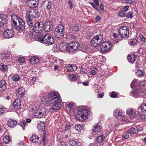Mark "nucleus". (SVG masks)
I'll return each instance as SVG.
<instances>
[{"label":"nucleus","mask_w":146,"mask_h":146,"mask_svg":"<svg viewBox=\"0 0 146 146\" xmlns=\"http://www.w3.org/2000/svg\"><path fill=\"white\" fill-rule=\"evenodd\" d=\"M43 104L46 106L53 104L50 110L55 111L59 109L61 106V100L59 94L57 92H52L45 97L41 98Z\"/></svg>","instance_id":"1"},{"label":"nucleus","mask_w":146,"mask_h":146,"mask_svg":"<svg viewBox=\"0 0 146 146\" xmlns=\"http://www.w3.org/2000/svg\"><path fill=\"white\" fill-rule=\"evenodd\" d=\"M35 38L36 40L40 41L47 46L52 45L54 43V39L49 34H46L42 37L39 35H36Z\"/></svg>","instance_id":"2"},{"label":"nucleus","mask_w":146,"mask_h":146,"mask_svg":"<svg viewBox=\"0 0 146 146\" xmlns=\"http://www.w3.org/2000/svg\"><path fill=\"white\" fill-rule=\"evenodd\" d=\"M34 111V115L35 118H44L46 115L45 109L42 107L36 108L34 106L33 108Z\"/></svg>","instance_id":"3"},{"label":"nucleus","mask_w":146,"mask_h":146,"mask_svg":"<svg viewBox=\"0 0 146 146\" xmlns=\"http://www.w3.org/2000/svg\"><path fill=\"white\" fill-rule=\"evenodd\" d=\"M88 114V111L86 110L84 106H80L78 109L77 112V116L78 119L81 118L80 120H83L86 119Z\"/></svg>","instance_id":"4"},{"label":"nucleus","mask_w":146,"mask_h":146,"mask_svg":"<svg viewBox=\"0 0 146 146\" xmlns=\"http://www.w3.org/2000/svg\"><path fill=\"white\" fill-rule=\"evenodd\" d=\"M114 115L118 119L123 122L126 121L127 118L125 117L123 111L121 109L117 108L113 111Z\"/></svg>","instance_id":"5"},{"label":"nucleus","mask_w":146,"mask_h":146,"mask_svg":"<svg viewBox=\"0 0 146 146\" xmlns=\"http://www.w3.org/2000/svg\"><path fill=\"white\" fill-rule=\"evenodd\" d=\"M103 40L102 37L101 35H97L94 36L90 41L91 45L94 47H98Z\"/></svg>","instance_id":"6"},{"label":"nucleus","mask_w":146,"mask_h":146,"mask_svg":"<svg viewBox=\"0 0 146 146\" xmlns=\"http://www.w3.org/2000/svg\"><path fill=\"white\" fill-rule=\"evenodd\" d=\"M79 46V44L77 42L73 41L69 43L68 44L67 52L70 53H75L78 50Z\"/></svg>","instance_id":"7"},{"label":"nucleus","mask_w":146,"mask_h":146,"mask_svg":"<svg viewBox=\"0 0 146 146\" xmlns=\"http://www.w3.org/2000/svg\"><path fill=\"white\" fill-rule=\"evenodd\" d=\"M112 44L109 41H106L102 43L100 45V50L102 52H105L108 51L111 48Z\"/></svg>","instance_id":"8"},{"label":"nucleus","mask_w":146,"mask_h":146,"mask_svg":"<svg viewBox=\"0 0 146 146\" xmlns=\"http://www.w3.org/2000/svg\"><path fill=\"white\" fill-rule=\"evenodd\" d=\"M119 35L122 38H127L129 35V31L127 28L124 26L121 27L118 30Z\"/></svg>","instance_id":"9"},{"label":"nucleus","mask_w":146,"mask_h":146,"mask_svg":"<svg viewBox=\"0 0 146 146\" xmlns=\"http://www.w3.org/2000/svg\"><path fill=\"white\" fill-rule=\"evenodd\" d=\"M64 27L63 25H59L58 28L56 29L54 32L56 37L58 38H61L64 36Z\"/></svg>","instance_id":"10"},{"label":"nucleus","mask_w":146,"mask_h":146,"mask_svg":"<svg viewBox=\"0 0 146 146\" xmlns=\"http://www.w3.org/2000/svg\"><path fill=\"white\" fill-rule=\"evenodd\" d=\"M26 15H29V17L31 18H38L39 17V12L36 9H31L28 11Z\"/></svg>","instance_id":"11"},{"label":"nucleus","mask_w":146,"mask_h":146,"mask_svg":"<svg viewBox=\"0 0 146 146\" xmlns=\"http://www.w3.org/2000/svg\"><path fill=\"white\" fill-rule=\"evenodd\" d=\"M42 22H37L34 24L33 29V31L36 33H41L43 31V25Z\"/></svg>","instance_id":"12"},{"label":"nucleus","mask_w":146,"mask_h":146,"mask_svg":"<svg viewBox=\"0 0 146 146\" xmlns=\"http://www.w3.org/2000/svg\"><path fill=\"white\" fill-rule=\"evenodd\" d=\"M14 32L11 29H6L3 33V36L5 38H10L13 37Z\"/></svg>","instance_id":"13"},{"label":"nucleus","mask_w":146,"mask_h":146,"mask_svg":"<svg viewBox=\"0 0 146 146\" xmlns=\"http://www.w3.org/2000/svg\"><path fill=\"white\" fill-rule=\"evenodd\" d=\"M26 5L29 7L35 8L38 4V0H26Z\"/></svg>","instance_id":"14"},{"label":"nucleus","mask_w":146,"mask_h":146,"mask_svg":"<svg viewBox=\"0 0 146 146\" xmlns=\"http://www.w3.org/2000/svg\"><path fill=\"white\" fill-rule=\"evenodd\" d=\"M53 28L52 23L49 21L45 22L44 26V29L45 31L50 32L52 31Z\"/></svg>","instance_id":"15"},{"label":"nucleus","mask_w":146,"mask_h":146,"mask_svg":"<svg viewBox=\"0 0 146 146\" xmlns=\"http://www.w3.org/2000/svg\"><path fill=\"white\" fill-rule=\"evenodd\" d=\"M19 22V25L16 28L17 30H21L25 29V23L23 19H18Z\"/></svg>","instance_id":"16"},{"label":"nucleus","mask_w":146,"mask_h":146,"mask_svg":"<svg viewBox=\"0 0 146 146\" xmlns=\"http://www.w3.org/2000/svg\"><path fill=\"white\" fill-rule=\"evenodd\" d=\"M68 48V44L65 42H62L60 43L59 45V48L61 51L64 52L66 51H67Z\"/></svg>","instance_id":"17"},{"label":"nucleus","mask_w":146,"mask_h":146,"mask_svg":"<svg viewBox=\"0 0 146 146\" xmlns=\"http://www.w3.org/2000/svg\"><path fill=\"white\" fill-rule=\"evenodd\" d=\"M8 16L5 15H2L0 16V25L6 24L8 20Z\"/></svg>","instance_id":"18"},{"label":"nucleus","mask_w":146,"mask_h":146,"mask_svg":"<svg viewBox=\"0 0 146 146\" xmlns=\"http://www.w3.org/2000/svg\"><path fill=\"white\" fill-rule=\"evenodd\" d=\"M131 93L133 96L135 98L137 97L139 95L141 96H144L143 92L139 90H133L131 92Z\"/></svg>","instance_id":"19"},{"label":"nucleus","mask_w":146,"mask_h":146,"mask_svg":"<svg viewBox=\"0 0 146 146\" xmlns=\"http://www.w3.org/2000/svg\"><path fill=\"white\" fill-rule=\"evenodd\" d=\"M78 24L75 22H70L69 24V29L74 31H77L78 29Z\"/></svg>","instance_id":"20"},{"label":"nucleus","mask_w":146,"mask_h":146,"mask_svg":"<svg viewBox=\"0 0 146 146\" xmlns=\"http://www.w3.org/2000/svg\"><path fill=\"white\" fill-rule=\"evenodd\" d=\"M126 113L128 114L131 118H133L135 117L136 115V111L133 109L129 108L127 111Z\"/></svg>","instance_id":"21"},{"label":"nucleus","mask_w":146,"mask_h":146,"mask_svg":"<svg viewBox=\"0 0 146 146\" xmlns=\"http://www.w3.org/2000/svg\"><path fill=\"white\" fill-rule=\"evenodd\" d=\"M21 104L20 99H17L15 100L13 104V108L17 109L19 108Z\"/></svg>","instance_id":"22"},{"label":"nucleus","mask_w":146,"mask_h":146,"mask_svg":"<svg viewBox=\"0 0 146 146\" xmlns=\"http://www.w3.org/2000/svg\"><path fill=\"white\" fill-rule=\"evenodd\" d=\"M17 122L16 120L10 119L7 122V125L10 127H14L17 125Z\"/></svg>","instance_id":"23"},{"label":"nucleus","mask_w":146,"mask_h":146,"mask_svg":"<svg viewBox=\"0 0 146 146\" xmlns=\"http://www.w3.org/2000/svg\"><path fill=\"white\" fill-rule=\"evenodd\" d=\"M7 85L5 80H3L0 81V91L5 90L6 88Z\"/></svg>","instance_id":"24"},{"label":"nucleus","mask_w":146,"mask_h":146,"mask_svg":"<svg viewBox=\"0 0 146 146\" xmlns=\"http://www.w3.org/2000/svg\"><path fill=\"white\" fill-rule=\"evenodd\" d=\"M101 129L100 125L97 124L93 126L92 130L95 133H97L100 132Z\"/></svg>","instance_id":"25"},{"label":"nucleus","mask_w":146,"mask_h":146,"mask_svg":"<svg viewBox=\"0 0 146 146\" xmlns=\"http://www.w3.org/2000/svg\"><path fill=\"white\" fill-rule=\"evenodd\" d=\"M30 61L31 64H35L39 62V59L38 57L34 56L30 58Z\"/></svg>","instance_id":"26"},{"label":"nucleus","mask_w":146,"mask_h":146,"mask_svg":"<svg viewBox=\"0 0 146 146\" xmlns=\"http://www.w3.org/2000/svg\"><path fill=\"white\" fill-rule=\"evenodd\" d=\"M36 78L35 77L30 78L27 79L25 81L26 84L28 85H31L36 81Z\"/></svg>","instance_id":"27"},{"label":"nucleus","mask_w":146,"mask_h":146,"mask_svg":"<svg viewBox=\"0 0 146 146\" xmlns=\"http://www.w3.org/2000/svg\"><path fill=\"white\" fill-rule=\"evenodd\" d=\"M45 125L44 123L42 122L38 123L37 125L38 129L40 131H44L45 129Z\"/></svg>","instance_id":"28"},{"label":"nucleus","mask_w":146,"mask_h":146,"mask_svg":"<svg viewBox=\"0 0 146 146\" xmlns=\"http://www.w3.org/2000/svg\"><path fill=\"white\" fill-rule=\"evenodd\" d=\"M17 92L21 97H22L25 94V89L23 87H21L17 89Z\"/></svg>","instance_id":"29"},{"label":"nucleus","mask_w":146,"mask_h":146,"mask_svg":"<svg viewBox=\"0 0 146 146\" xmlns=\"http://www.w3.org/2000/svg\"><path fill=\"white\" fill-rule=\"evenodd\" d=\"M127 59L129 62L133 63L135 60V56L134 54L128 55L127 57Z\"/></svg>","instance_id":"30"},{"label":"nucleus","mask_w":146,"mask_h":146,"mask_svg":"<svg viewBox=\"0 0 146 146\" xmlns=\"http://www.w3.org/2000/svg\"><path fill=\"white\" fill-rule=\"evenodd\" d=\"M10 55L9 52L4 53L2 54L1 56V58L3 60H9L10 58Z\"/></svg>","instance_id":"31"},{"label":"nucleus","mask_w":146,"mask_h":146,"mask_svg":"<svg viewBox=\"0 0 146 146\" xmlns=\"http://www.w3.org/2000/svg\"><path fill=\"white\" fill-rule=\"evenodd\" d=\"M76 66L74 65L72 66L70 64H68L66 65L65 68L66 70L69 71H74L76 68Z\"/></svg>","instance_id":"32"},{"label":"nucleus","mask_w":146,"mask_h":146,"mask_svg":"<svg viewBox=\"0 0 146 146\" xmlns=\"http://www.w3.org/2000/svg\"><path fill=\"white\" fill-rule=\"evenodd\" d=\"M39 138V137L38 135H33L31 137L30 141L33 143H36L38 141Z\"/></svg>","instance_id":"33"},{"label":"nucleus","mask_w":146,"mask_h":146,"mask_svg":"<svg viewBox=\"0 0 146 146\" xmlns=\"http://www.w3.org/2000/svg\"><path fill=\"white\" fill-rule=\"evenodd\" d=\"M26 18L27 24L29 27L30 28L32 27L33 24L32 22L31 18L30 17H29V15H26Z\"/></svg>","instance_id":"34"},{"label":"nucleus","mask_w":146,"mask_h":146,"mask_svg":"<svg viewBox=\"0 0 146 146\" xmlns=\"http://www.w3.org/2000/svg\"><path fill=\"white\" fill-rule=\"evenodd\" d=\"M138 85H139V81L138 80L134 79L131 85V86L132 88H133Z\"/></svg>","instance_id":"35"},{"label":"nucleus","mask_w":146,"mask_h":146,"mask_svg":"<svg viewBox=\"0 0 146 146\" xmlns=\"http://www.w3.org/2000/svg\"><path fill=\"white\" fill-rule=\"evenodd\" d=\"M43 136L42 137V140L40 141L39 144L40 146H43L45 143H46V141L45 138L46 136V133L45 132H44L43 133Z\"/></svg>","instance_id":"36"},{"label":"nucleus","mask_w":146,"mask_h":146,"mask_svg":"<svg viewBox=\"0 0 146 146\" xmlns=\"http://www.w3.org/2000/svg\"><path fill=\"white\" fill-rule=\"evenodd\" d=\"M3 142L5 143H8L11 141V139L9 135H6L3 138Z\"/></svg>","instance_id":"37"},{"label":"nucleus","mask_w":146,"mask_h":146,"mask_svg":"<svg viewBox=\"0 0 146 146\" xmlns=\"http://www.w3.org/2000/svg\"><path fill=\"white\" fill-rule=\"evenodd\" d=\"M104 138L105 137L103 135H101L97 137L96 140L98 142H100L104 141Z\"/></svg>","instance_id":"38"},{"label":"nucleus","mask_w":146,"mask_h":146,"mask_svg":"<svg viewBox=\"0 0 146 146\" xmlns=\"http://www.w3.org/2000/svg\"><path fill=\"white\" fill-rule=\"evenodd\" d=\"M127 133L132 134L136 133H137V130L135 127H131L128 129Z\"/></svg>","instance_id":"39"},{"label":"nucleus","mask_w":146,"mask_h":146,"mask_svg":"<svg viewBox=\"0 0 146 146\" xmlns=\"http://www.w3.org/2000/svg\"><path fill=\"white\" fill-rule=\"evenodd\" d=\"M68 78L70 80H75L76 78V76L72 74H70L68 75Z\"/></svg>","instance_id":"40"},{"label":"nucleus","mask_w":146,"mask_h":146,"mask_svg":"<svg viewBox=\"0 0 146 146\" xmlns=\"http://www.w3.org/2000/svg\"><path fill=\"white\" fill-rule=\"evenodd\" d=\"M7 65H5L3 64H0V69L3 71H5L7 70Z\"/></svg>","instance_id":"41"},{"label":"nucleus","mask_w":146,"mask_h":146,"mask_svg":"<svg viewBox=\"0 0 146 146\" xmlns=\"http://www.w3.org/2000/svg\"><path fill=\"white\" fill-rule=\"evenodd\" d=\"M19 125L21 126L23 129H24L25 127L27 126V123L25 121H21L20 122Z\"/></svg>","instance_id":"42"},{"label":"nucleus","mask_w":146,"mask_h":146,"mask_svg":"<svg viewBox=\"0 0 146 146\" xmlns=\"http://www.w3.org/2000/svg\"><path fill=\"white\" fill-rule=\"evenodd\" d=\"M137 40L135 39H130L129 41V43L130 45L133 46L137 44Z\"/></svg>","instance_id":"43"},{"label":"nucleus","mask_w":146,"mask_h":146,"mask_svg":"<svg viewBox=\"0 0 146 146\" xmlns=\"http://www.w3.org/2000/svg\"><path fill=\"white\" fill-rule=\"evenodd\" d=\"M140 107L142 112H146V103L142 104Z\"/></svg>","instance_id":"44"},{"label":"nucleus","mask_w":146,"mask_h":146,"mask_svg":"<svg viewBox=\"0 0 146 146\" xmlns=\"http://www.w3.org/2000/svg\"><path fill=\"white\" fill-rule=\"evenodd\" d=\"M69 144L70 146H77V143L74 140H71L69 141Z\"/></svg>","instance_id":"45"},{"label":"nucleus","mask_w":146,"mask_h":146,"mask_svg":"<svg viewBox=\"0 0 146 146\" xmlns=\"http://www.w3.org/2000/svg\"><path fill=\"white\" fill-rule=\"evenodd\" d=\"M136 75L139 77H141L144 75L143 71L140 70H138L137 72H135Z\"/></svg>","instance_id":"46"},{"label":"nucleus","mask_w":146,"mask_h":146,"mask_svg":"<svg viewBox=\"0 0 146 146\" xmlns=\"http://www.w3.org/2000/svg\"><path fill=\"white\" fill-rule=\"evenodd\" d=\"M12 79L13 81L17 82L19 81L20 79L21 78L18 75H16L13 76L12 77Z\"/></svg>","instance_id":"47"},{"label":"nucleus","mask_w":146,"mask_h":146,"mask_svg":"<svg viewBox=\"0 0 146 146\" xmlns=\"http://www.w3.org/2000/svg\"><path fill=\"white\" fill-rule=\"evenodd\" d=\"M125 17H126L128 18H130L131 19L133 17V15H132V13L130 11L128 12V13H126Z\"/></svg>","instance_id":"48"},{"label":"nucleus","mask_w":146,"mask_h":146,"mask_svg":"<svg viewBox=\"0 0 146 146\" xmlns=\"http://www.w3.org/2000/svg\"><path fill=\"white\" fill-rule=\"evenodd\" d=\"M110 96L112 98H115L117 96V94L115 92H112L111 93H110Z\"/></svg>","instance_id":"49"},{"label":"nucleus","mask_w":146,"mask_h":146,"mask_svg":"<svg viewBox=\"0 0 146 146\" xmlns=\"http://www.w3.org/2000/svg\"><path fill=\"white\" fill-rule=\"evenodd\" d=\"M17 23L13 19H12L11 25L12 26L13 28H15L17 27Z\"/></svg>","instance_id":"50"},{"label":"nucleus","mask_w":146,"mask_h":146,"mask_svg":"<svg viewBox=\"0 0 146 146\" xmlns=\"http://www.w3.org/2000/svg\"><path fill=\"white\" fill-rule=\"evenodd\" d=\"M74 104H75L74 103L72 102H71L67 104V106L68 108H69V109L70 110L71 109L74 107Z\"/></svg>","instance_id":"51"},{"label":"nucleus","mask_w":146,"mask_h":146,"mask_svg":"<svg viewBox=\"0 0 146 146\" xmlns=\"http://www.w3.org/2000/svg\"><path fill=\"white\" fill-rule=\"evenodd\" d=\"M80 50L83 52H86L88 50V49L87 47L82 46L81 47Z\"/></svg>","instance_id":"52"},{"label":"nucleus","mask_w":146,"mask_h":146,"mask_svg":"<svg viewBox=\"0 0 146 146\" xmlns=\"http://www.w3.org/2000/svg\"><path fill=\"white\" fill-rule=\"evenodd\" d=\"M75 128L77 131H79L82 129L81 125H76L75 126Z\"/></svg>","instance_id":"53"},{"label":"nucleus","mask_w":146,"mask_h":146,"mask_svg":"<svg viewBox=\"0 0 146 146\" xmlns=\"http://www.w3.org/2000/svg\"><path fill=\"white\" fill-rule=\"evenodd\" d=\"M71 126L69 124H66L65 127V131H67L70 130L71 128Z\"/></svg>","instance_id":"54"},{"label":"nucleus","mask_w":146,"mask_h":146,"mask_svg":"<svg viewBox=\"0 0 146 146\" xmlns=\"http://www.w3.org/2000/svg\"><path fill=\"white\" fill-rule=\"evenodd\" d=\"M25 61V59L24 57H21L18 59V62L20 63H23Z\"/></svg>","instance_id":"55"},{"label":"nucleus","mask_w":146,"mask_h":146,"mask_svg":"<svg viewBox=\"0 0 146 146\" xmlns=\"http://www.w3.org/2000/svg\"><path fill=\"white\" fill-rule=\"evenodd\" d=\"M6 109L3 106L0 107V113H3L6 111Z\"/></svg>","instance_id":"56"},{"label":"nucleus","mask_w":146,"mask_h":146,"mask_svg":"<svg viewBox=\"0 0 146 146\" xmlns=\"http://www.w3.org/2000/svg\"><path fill=\"white\" fill-rule=\"evenodd\" d=\"M51 3L50 2H48L46 6V8L48 10H50L51 7Z\"/></svg>","instance_id":"57"},{"label":"nucleus","mask_w":146,"mask_h":146,"mask_svg":"<svg viewBox=\"0 0 146 146\" xmlns=\"http://www.w3.org/2000/svg\"><path fill=\"white\" fill-rule=\"evenodd\" d=\"M145 83L146 82L145 81H139V85L141 86H144Z\"/></svg>","instance_id":"58"},{"label":"nucleus","mask_w":146,"mask_h":146,"mask_svg":"<svg viewBox=\"0 0 146 146\" xmlns=\"http://www.w3.org/2000/svg\"><path fill=\"white\" fill-rule=\"evenodd\" d=\"M128 133L127 132L126 134L123 135L122 137V139H126L129 137V135L127 134Z\"/></svg>","instance_id":"59"},{"label":"nucleus","mask_w":146,"mask_h":146,"mask_svg":"<svg viewBox=\"0 0 146 146\" xmlns=\"http://www.w3.org/2000/svg\"><path fill=\"white\" fill-rule=\"evenodd\" d=\"M119 16L122 17H125L126 14H125L123 11H120L119 12Z\"/></svg>","instance_id":"60"},{"label":"nucleus","mask_w":146,"mask_h":146,"mask_svg":"<svg viewBox=\"0 0 146 146\" xmlns=\"http://www.w3.org/2000/svg\"><path fill=\"white\" fill-rule=\"evenodd\" d=\"M68 4L69 6V8L70 9H72L74 6V5L72 4V2L71 1H69L68 2Z\"/></svg>","instance_id":"61"},{"label":"nucleus","mask_w":146,"mask_h":146,"mask_svg":"<svg viewBox=\"0 0 146 146\" xmlns=\"http://www.w3.org/2000/svg\"><path fill=\"white\" fill-rule=\"evenodd\" d=\"M139 36L142 41L143 42H145V37L141 34L139 35Z\"/></svg>","instance_id":"62"},{"label":"nucleus","mask_w":146,"mask_h":146,"mask_svg":"<svg viewBox=\"0 0 146 146\" xmlns=\"http://www.w3.org/2000/svg\"><path fill=\"white\" fill-rule=\"evenodd\" d=\"M129 7V6H125L124 7V8L122 11L123 12H126L128 10V9Z\"/></svg>","instance_id":"63"},{"label":"nucleus","mask_w":146,"mask_h":146,"mask_svg":"<svg viewBox=\"0 0 146 146\" xmlns=\"http://www.w3.org/2000/svg\"><path fill=\"white\" fill-rule=\"evenodd\" d=\"M19 146H27L25 145L24 142L22 141L19 142Z\"/></svg>","instance_id":"64"}]
</instances>
